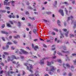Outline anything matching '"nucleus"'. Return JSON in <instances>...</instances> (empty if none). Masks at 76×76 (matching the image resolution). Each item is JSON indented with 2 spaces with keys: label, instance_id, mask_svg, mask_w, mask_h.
Listing matches in <instances>:
<instances>
[{
  "label": "nucleus",
  "instance_id": "nucleus-1",
  "mask_svg": "<svg viewBox=\"0 0 76 76\" xmlns=\"http://www.w3.org/2000/svg\"><path fill=\"white\" fill-rule=\"evenodd\" d=\"M47 63L48 65V66H50V69H49V71L48 72V74L51 75H52L53 74L54 71L56 70V68L53 66H51V62H47Z\"/></svg>",
  "mask_w": 76,
  "mask_h": 76
},
{
  "label": "nucleus",
  "instance_id": "nucleus-2",
  "mask_svg": "<svg viewBox=\"0 0 76 76\" xmlns=\"http://www.w3.org/2000/svg\"><path fill=\"white\" fill-rule=\"evenodd\" d=\"M49 58L47 57V58H43L42 59V60H40V64L41 65H42V64H44V62L43 60H47V59H48Z\"/></svg>",
  "mask_w": 76,
  "mask_h": 76
},
{
  "label": "nucleus",
  "instance_id": "nucleus-3",
  "mask_svg": "<svg viewBox=\"0 0 76 76\" xmlns=\"http://www.w3.org/2000/svg\"><path fill=\"white\" fill-rule=\"evenodd\" d=\"M5 1H4V5H6V6H9L10 4V2L7 3V2L9 1V0H5Z\"/></svg>",
  "mask_w": 76,
  "mask_h": 76
},
{
  "label": "nucleus",
  "instance_id": "nucleus-4",
  "mask_svg": "<svg viewBox=\"0 0 76 76\" xmlns=\"http://www.w3.org/2000/svg\"><path fill=\"white\" fill-rule=\"evenodd\" d=\"M11 58V59H12V60H13V59H15L16 60H18V59H19L20 58L19 57H16L15 56L13 55H12Z\"/></svg>",
  "mask_w": 76,
  "mask_h": 76
},
{
  "label": "nucleus",
  "instance_id": "nucleus-5",
  "mask_svg": "<svg viewBox=\"0 0 76 76\" xmlns=\"http://www.w3.org/2000/svg\"><path fill=\"white\" fill-rule=\"evenodd\" d=\"M63 66H64V67L65 69H66V67H68L69 69L70 67V65L69 64H63Z\"/></svg>",
  "mask_w": 76,
  "mask_h": 76
},
{
  "label": "nucleus",
  "instance_id": "nucleus-6",
  "mask_svg": "<svg viewBox=\"0 0 76 76\" xmlns=\"http://www.w3.org/2000/svg\"><path fill=\"white\" fill-rule=\"evenodd\" d=\"M9 45L7 44L6 45L5 47H4V46H3L2 48L3 50H8L9 49Z\"/></svg>",
  "mask_w": 76,
  "mask_h": 76
},
{
  "label": "nucleus",
  "instance_id": "nucleus-7",
  "mask_svg": "<svg viewBox=\"0 0 76 76\" xmlns=\"http://www.w3.org/2000/svg\"><path fill=\"white\" fill-rule=\"evenodd\" d=\"M60 13L61 14V15H62L63 16H64V13H63V10H60L59 11Z\"/></svg>",
  "mask_w": 76,
  "mask_h": 76
},
{
  "label": "nucleus",
  "instance_id": "nucleus-8",
  "mask_svg": "<svg viewBox=\"0 0 76 76\" xmlns=\"http://www.w3.org/2000/svg\"><path fill=\"white\" fill-rule=\"evenodd\" d=\"M37 49H39V47L37 45L35 46L34 47V50H37Z\"/></svg>",
  "mask_w": 76,
  "mask_h": 76
},
{
  "label": "nucleus",
  "instance_id": "nucleus-9",
  "mask_svg": "<svg viewBox=\"0 0 76 76\" xmlns=\"http://www.w3.org/2000/svg\"><path fill=\"white\" fill-rule=\"evenodd\" d=\"M7 26H8L9 28H11L12 27V26L8 23H7Z\"/></svg>",
  "mask_w": 76,
  "mask_h": 76
},
{
  "label": "nucleus",
  "instance_id": "nucleus-10",
  "mask_svg": "<svg viewBox=\"0 0 76 76\" xmlns=\"http://www.w3.org/2000/svg\"><path fill=\"white\" fill-rule=\"evenodd\" d=\"M57 1H55L54 2V3L53 4V6H54V7H56V6L57 5Z\"/></svg>",
  "mask_w": 76,
  "mask_h": 76
},
{
  "label": "nucleus",
  "instance_id": "nucleus-11",
  "mask_svg": "<svg viewBox=\"0 0 76 76\" xmlns=\"http://www.w3.org/2000/svg\"><path fill=\"white\" fill-rule=\"evenodd\" d=\"M18 26L20 28V26H21V23L20 22H18Z\"/></svg>",
  "mask_w": 76,
  "mask_h": 76
},
{
  "label": "nucleus",
  "instance_id": "nucleus-12",
  "mask_svg": "<svg viewBox=\"0 0 76 76\" xmlns=\"http://www.w3.org/2000/svg\"><path fill=\"white\" fill-rule=\"evenodd\" d=\"M14 38H20V36L19 35H17L16 36H14Z\"/></svg>",
  "mask_w": 76,
  "mask_h": 76
},
{
  "label": "nucleus",
  "instance_id": "nucleus-13",
  "mask_svg": "<svg viewBox=\"0 0 76 76\" xmlns=\"http://www.w3.org/2000/svg\"><path fill=\"white\" fill-rule=\"evenodd\" d=\"M60 38H64V36H63V34H62V33L61 32H60Z\"/></svg>",
  "mask_w": 76,
  "mask_h": 76
},
{
  "label": "nucleus",
  "instance_id": "nucleus-14",
  "mask_svg": "<svg viewBox=\"0 0 76 76\" xmlns=\"http://www.w3.org/2000/svg\"><path fill=\"white\" fill-rule=\"evenodd\" d=\"M7 44L8 45H12V42H11L10 41V42H8L7 43Z\"/></svg>",
  "mask_w": 76,
  "mask_h": 76
},
{
  "label": "nucleus",
  "instance_id": "nucleus-15",
  "mask_svg": "<svg viewBox=\"0 0 76 76\" xmlns=\"http://www.w3.org/2000/svg\"><path fill=\"white\" fill-rule=\"evenodd\" d=\"M28 9H30V10H32V9H33V8L31 6H28Z\"/></svg>",
  "mask_w": 76,
  "mask_h": 76
},
{
  "label": "nucleus",
  "instance_id": "nucleus-16",
  "mask_svg": "<svg viewBox=\"0 0 76 76\" xmlns=\"http://www.w3.org/2000/svg\"><path fill=\"white\" fill-rule=\"evenodd\" d=\"M6 76H10V72H9L8 71L7 72L6 74Z\"/></svg>",
  "mask_w": 76,
  "mask_h": 76
},
{
  "label": "nucleus",
  "instance_id": "nucleus-17",
  "mask_svg": "<svg viewBox=\"0 0 76 76\" xmlns=\"http://www.w3.org/2000/svg\"><path fill=\"white\" fill-rule=\"evenodd\" d=\"M57 23L58 26H61V25H60V20H58Z\"/></svg>",
  "mask_w": 76,
  "mask_h": 76
},
{
  "label": "nucleus",
  "instance_id": "nucleus-18",
  "mask_svg": "<svg viewBox=\"0 0 76 76\" xmlns=\"http://www.w3.org/2000/svg\"><path fill=\"white\" fill-rule=\"evenodd\" d=\"M62 53H67V54H69V53H70V52H69V51H66V52H65L64 51L62 50Z\"/></svg>",
  "mask_w": 76,
  "mask_h": 76
},
{
  "label": "nucleus",
  "instance_id": "nucleus-19",
  "mask_svg": "<svg viewBox=\"0 0 76 76\" xmlns=\"http://www.w3.org/2000/svg\"><path fill=\"white\" fill-rule=\"evenodd\" d=\"M23 54H28L29 53L27 52H26V51H24L23 52Z\"/></svg>",
  "mask_w": 76,
  "mask_h": 76
},
{
  "label": "nucleus",
  "instance_id": "nucleus-20",
  "mask_svg": "<svg viewBox=\"0 0 76 76\" xmlns=\"http://www.w3.org/2000/svg\"><path fill=\"white\" fill-rule=\"evenodd\" d=\"M63 48L64 50H67V48L66 46H63Z\"/></svg>",
  "mask_w": 76,
  "mask_h": 76
},
{
  "label": "nucleus",
  "instance_id": "nucleus-21",
  "mask_svg": "<svg viewBox=\"0 0 76 76\" xmlns=\"http://www.w3.org/2000/svg\"><path fill=\"white\" fill-rule=\"evenodd\" d=\"M76 27V21L74 22V26L73 27V28H75Z\"/></svg>",
  "mask_w": 76,
  "mask_h": 76
},
{
  "label": "nucleus",
  "instance_id": "nucleus-22",
  "mask_svg": "<svg viewBox=\"0 0 76 76\" xmlns=\"http://www.w3.org/2000/svg\"><path fill=\"white\" fill-rule=\"evenodd\" d=\"M37 30L36 29H33V32L34 33V34H36L37 33Z\"/></svg>",
  "mask_w": 76,
  "mask_h": 76
},
{
  "label": "nucleus",
  "instance_id": "nucleus-23",
  "mask_svg": "<svg viewBox=\"0 0 76 76\" xmlns=\"http://www.w3.org/2000/svg\"><path fill=\"white\" fill-rule=\"evenodd\" d=\"M4 54L5 55H9L8 53L6 52H4Z\"/></svg>",
  "mask_w": 76,
  "mask_h": 76
},
{
  "label": "nucleus",
  "instance_id": "nucleus-24",
  "mask_svg": "<svg viewBox=\"0 0 76 76\" xmlns=\"http://www.w3.org/2000/svg\"><path fill=\"white\" fill-rule=\"evenodd\" d=\"M35 75V76H39V75L38 74V72H36Z\"/></svg>",
  "mask_w": 76,
  "mask_h": 76
},
{
  "label": "nucleus",
  "instance_id": "nucleus-25",
  "mask_svg": "<svg viewBox=\"0 0 76 76\" xmlns=\"http://www.w3.org/2000/svg\"><path fill=\"white\" fill-rule=\"evenodd\" d=\"M0 12H2L3 13H5L6 11V10H1Z\"/></svg>",
  "mask_w": 76,
  "mask_h": 76
},
{
  "label": "nucleus",
  "instance_id": "nucleus-26",
  "mask_svg": "<svg viewBox=\"0 0 76 76\" xmlns=\"http://www.w3.org/2000/svg\"><path fill=\"white\" fill-rule=\"evenodd\" d=\"M2 39L4 41H6V40H5V39L3 37H2Z\"/></svg>",
  "mask_w": 76,
  "mask_h": 76
},
{
  "label": "nucleus",
  "instance_id": "nucleus-27",
  "mask_svg": "<svg viewBox=\"0 0 76 76\" xmlns=\"http://www.w3.org/2000/svg\"><path fill=\"white\" fill-rule=\"evenodd\" d=\"M70 38H72V37H74V35L73 34H70Z\"/></svg>",
  "mask_w": 76,
  "mask_h": 76
},
{
  "label": "nucleus",
  "instance_id": "nucleus-28",
  "mask_svg": "<svg viewBox=\"0 0 76 76\" xmlns=\"http://www.w3.org/2000/svg\"><path fill=\"white\" fill-rule=\"evenodd\" d=\"M67 55H66V56L67 57V59H66V61H67V60H70V59H69V57H67Z\"/></svg>",
  "mask_w": 76,
  "mask_h": 76
},
{
  "label": "nucleus",
  "instance_id": "nucleus-29",
  "mask_svg": "<svg viewBox=\"0 0 76 76\" xmlns=\"http://www.w3.org/2000/svg\"><path fill=\"white\" fill-rule=\"evenodd\" d=\"M57 61L58 62H59V63H61V61L60 59H58L57 60Z\"/></svg>",
  "mask_w": 76,
  "mask_h": 76
},
{
  "label": "nucleus",
  "instance_id": "nucleus-30",
  "mask_svg": "<svg viewBox=\"0 0 76 76\" xmlns=\"http://www.w3.org/2000/svg\"><path fill=\"white\" fill-rule=\"evenodd\" d=\"M0 65H1V66H4V63L3 62H1L0 63Z\"/></svg>",
  "mask_w": 76,
  "mask_h": 76
},
{
  "label": "nucleus",
  "instance_id": "nucleus-31",
  "mask_svg": "<svg viewBox=\"0 0 76 76\" xmlns=\"http://www.w3.org/2000/svg\"><path fill=\"white\" fill-rule=\"evenodd\" d=\"M51 12H46V14H47L48 15H50V14H51Z\"/></svg>",
  "mask_w": 76,
  "mask_h": 76
},
{
  "label": "nucleus",
  "instance_id": "nucleus-32",
  "mask_svg": "<svg viewBox=\"0 0 76 76\" xmlns=\"http://www.w3.org/2000/svg\"><path fill=\"white\" fill-rule=\"evenodd\" d=\"M5 8L7 9V10H10V8L9 7H6Z\"/></svg>",
  "mask_w": 76,
  "mask_h": 76
},
{
  "label": "nucleus",
  "instance_id": "nucleus-33",
  "mask_svg": "<svg viewBox=\"0 0 76 76\" xmlns=\"http://www.w3.org/2000/svg\"><path fill=\"white\" fill-rule=\"evenodd\" d=\"M26 48L28 50H31V48L28 47H26Z\"/></svg>",
  "mask_w": 76,
  "mask_h": 76
},
{
  "label": "nucleus",
  "instance_id": "nucleus-34",
  "mask_svg": "<svg viewBox=\"0 0 76 76\" xmlns=\"http://www.w3.org/2000/svg\"><path fill=\"white\" fill-rule=\"evenodd\" d=\"M57 54H58L59 55V56H63V55H62V54H61L60 53H59V52H58Z\"/></svg>",
  "mask_w": 76,
  "mask_h": 76
},
{
  "label": "nucleus",
  "instance_id": "nucleus-35",
  "mask_svg": "<svg viewBox=\"0 0 76 76\" xmlns=\"http://www.w3.org/2000/svg\"><path fill=\"white\" fill-rule=\"evenodd\" d=\"M28 65L29 66H30V69H32L33 67H32V65H31L30 64H29Z\"/></svg>",
  "mask_w": 76,
  "mask_h": 76
},
{
  "label": "nucleus",
  "instance_id": "nucleus-36",
  "mask_svg": "<svg viewBox=\"0 0 76 76\" xmlns=\"http://www.w3.org/2000/svg\"><path fill=\"white\" fill-rule=\"evenodd\" d=\"M68 33H69V31H67V33H65V36H66V37H67L68 36L67 34H68Z\"/></svg>",
  "mask_w": 76,
  "mask_h": 76
},
{
  "label": "nucleus",
  "instance_id": "nucleus-37",
  "mask_svg": "<svg viewBox=\"0 0 76 76\" xmlns=\"http://www.w3.org/2000/svg\"><path fill=\"white\" fill-rule=\"evenodd\" d=\"M24 65L26 66H28V63H24Z\"/></svg>",
  "mask_w": 76,
  "mask_h": 76
},
{
  "label": "nucleus",
  "instance_id": "nucleus-38",
  "mask_svg": "<svg viewBox=\"0 0 76 76\" xmlns=\"http://www.w3.org/2000/svg\"><path fill=\"white\" fill-rule=\"evenodd\" d=\"M23 75H25V74H26V72H25L23 71Z\"/></svg>",
  "mask_w": 76,
  "mask_h": 76
},
{
  "label": "nucleus",
  "instance_id": "nucleus-39",
  "mask_svg": "<svg viewBox=\"0 0 76 76\" xmlns=\"http://www.w3.org/2000/svg\"><path fill=\"white\" fill-rule=\"evenodd\" d=\"M63 30L65 32H66V31H67V30L66 29H65V28H64L63 29Z\"/></svg>",
  "mask_w": 76,
  "mask_h": 76
},
{
  "label": "nucleus",
  "instance_id": "nucleus-40",
  "mask_svg": "<svg viewBox=\"0 0 76 76\" xmlns=\"http://www.w3.org/2000/svg\"><path fill=\"white\" fill-rule=\"evenodd\" d=\"M10 60V57L9 56H8V61H9Z\"/></svg>",
  "mask_w": 76,
  "mask_h": 76
},
{
  "label": "nucleus",
  "instance_id": "nucleus-41",
  "mask_svg": "<svg viewBox=\"0 0 76 76\" xmlns=\"http://www.w3.org/2000/svg\"><path fill=\"white\" fill-rule=\"evenodd\" d=\"M72 73L71 72H69L68 74V76H71Z\"/></svg>",
  "mask_w": 76,
  "mask_h": 76
},
{
  "label": "nucleus",
  "instance_id": "nucleus-42",
  "mask_svg": "<svg viewBox=\"0 0 76 76\" xmlns=\"http://www.w3.org/2000/svg\"><path fill=\"white\" fill-rule=\"evenodd\" d=\"M15 49V48L13 47L12 46L11 47V50H14Z\"/></svg>",
  "mask_w": 76,
  "mask_h": 76
},
{
  "label": "nucleus",
  "instance_id": "nucleus-43",
  "mask_svg": "<svg viewBox=\"0 0 76 76\" xmlns=\"http://www.w3.org/2000/svg\"><path fill=\"white\" fill-rule=\"evenodd\" d=\"M13 42L14 43V44H17L18 43V42H16L15 40L13 41Z\"/></svg>",
  "mask_w": 76,
  "mask_h": 76
},
{
  "label": "nucleus",
  "instance_id": "nucleus-44",
  "mask_svg": "<svg viewBox=\"0 0 76 76\" xmlns=\"http://www.w3.org/2000/svg\"><path fill=\"white\" fill-rule=\"evenodd\" d=\"M20 50V51L21 52H22L23 53V51H25L23 50L22 49H21Z\"/></svg>",
  "mask_w": 76,
  "mask_h": 76
},
{
  "label": "nucleus",
  "instance_id": "nucleus-45",
  "mask_svg": "<svg viewBox=\"0 0 76 76\" xmlns=\"http://www.w3.org/2000/svg\"><path fill=\"white\" fill-rule=\"evenodd\" d=\"M38 39H34V40H33L35 42L36 41H38Z\"/></svg>",
  "mask_w": 76,
  "mask_h": 76
},
{
  "label": "nucleus",
  "instance_id": "nucleus-46",
  "mask_svg": "<svg viewBox=\"0 0 76 76\" xmlns=\"http://www.w3.org/2000/svg\"><path fill=\"white\" fill-rule=\"evenodd\" d=\"M50 40H53L54 39V38L50 37Z\"/></svg>",
  "mask_w": 76,
  "mask_h": 76
},
{
  "label": "nucleus",
  "instance_id": "nucleus-47",
  "mask_svg": "<svg viewBox=\"0 0 76 76\" xmlns=\"http://www.w3.org/2000/svg\"><path fill=\"white\" fill-rule=\"evenodd\" d=\"M9 38L10 39H11L12 38V36H10L9 37Z\"/></svg>",
  "mask_w": 76,
  "mask_h": 76
},
{
  "label": "nucleus",
  "instance_id": "nucleus-48",
  "mask_svg": "<svg viewBox=\"0 0 76 76\" xmlns=\"http://www.w3.org/2000/svg\"><path fill=\"white\" fill-rule=\"evenodd\" d=\"M12 68H13V67H12V66H10V70H13V69H12Z\"/></svg>",
  "mask_w": 76,
  "mask_h": 76
},
{
  "label": "nucleus",
  "instance_id": "nucleus-49",
  "mask_svg": "<svg viewBox=\"0 0 76 76\" xmlns=\"http://www.w3.org/2000/svg\"><path fill=\"white\" fill-rule=\"evenodd\" d=\"M72 56H76V54L75 53L72 54Z\"/></svg>",
  "mask_w": 76,
  "mask_h": 76
},
{
  "label": "nucleus",
  "instance_id": "nucleus-50",
  "mask_svg": "<svg viewBox=\"0 0 76 76\" xmlns=\"http://www.w3.org/2000/svg\"><path fill=\"white\" fill-rule=\"evenodd\" d=\"M3 70H2L0 72V74H3Z\"/></svg>",
  "mask_w": 76,
  "mask_h": 76
},
{
  "label": "nucleus",
  "instance_id": "nucleus-51",
  "mask_svg": "<svg viewBox=\"0 0 76 76\" xmlns=\"http://www.w3.org/2000/svg\"><path fill=\"white\" fill-rule=\"evenodd\" d=\"M56 58V56H54L52 57V58L53 59H54Z\"/></svg>",
  "mask_w": 76,
  "mask_h": 76
},
{
  "label": "nucleus",
  "instance_id": "nucleus-52",
  "mask_svg": "<svg viewBox=\"0 0 76 76\" xmlns=\"http://www.w3.org/2000/svg\"><path fill=\"white\" fill-rule=\"evenodd\" d=\"M5 26V25L3 24L2 25V28H4Z\"/></svg>",
  "mask_w": 76,
  "mask_h": 76
},
{
  "label": "nucleus",
  "instance_id": "nucleus-53",
  "mask_svg": "<svg viewBox=\"0 0 76 76\" xmlns=\"http://www.w3.org/2000/svg\"><path fill=\"white\" fill-rule=\"evenodd\" d=\"M28 26H31V24L28 23Z\"/></svg>",
  "mask_w": 76,
  "mask_h": 76
},
{
  "label": "nucleus",
  "instance_id": "nucleus-54",
  "mask_svg": "<svg viewBox=\"0 0 76 76\" xmlns=\"http://www.w3.org/2000/svg\"><path fill=\"white\" fill-rule=\"evenodd\" d=\"M4 68L5 70H7V66H5Z\"/></svg>",
  "mask_w": 76,
  "mask_h": 76
},
{
  "label": "nucleus",
  "instance_id": "nucleus-55",
  "mask_svg": "<svg viewBox=\"0 0 76 76\" xmlns=\"http://www.w3.org/2000/svg\"><path fill=\"white\" fill-rule=\"evenodd\" d=\"M27 5H29V2L27 1L26 2Z\"/></svg>",
  "mask_w": 76,
  "mask_h": 76
},
{
  "label": "nucleus",
  "instance_id": "nucleus-56",
  "mask_svg": "<svg viewBox=\"0 0 76 76\" xmlns=\"http://www.w3.org/2000/svg\"><path fill=\"white\" fill-rule=\"evenodd\" d=\"M43 20L44 22H46V23L48 22V21L46 20Z\"/></svg>",
  "mask_w": 76,
  "mask_h": 76
},
{
  "label": "nucleus",
  "instance_id": "nucleus-57",
  "mask_svg": "<svg viewBox=\"0 0 76 76\" xmlns=\"http://www.w3.org/2000/svg\"><path fill=\"white\" fill-rule=\"evenodd\" d=\"M26 15H28V14H29V12L28 11H26Z\"/></svg>",
  "mask_w": 76,
  "mask_h": 76
},
{
  "label": "nucleus",
  "instance_id": "nucleus-58",
  "mask_svg": "<svg viewBox=\"0 0 76 76\" xmlns=\"http://www.w3.org/2000/svg\"><path fill=\"white\" fill-rule=\"evenodd\" d=\"M18 52H19V50H17L15 52V53H18Z\"/></svg>",
  "mask_w": 76,
  "mask_h": 76
},
{
  "label": "nucleus",
  "instance_id": "nucleus-59",
  "mask_svg": "<svg viewBox=\"0 0 76 76\" xmlns=\"http://www.w3.org/2000/svg\"><path fill=\"white\" fill-rule=\"evenodd\" d=\"M1 33H2V34H4L5 33V31H1Z\"/></svg>",
  "mask_w": 76,
  "mask_h": 76
},
{
  "label": "nucleus",
  "instance_id": "nucleus-60",
  "mask_svg": "<svg viewBox=\"0 0 76 76\" xmlns=\"http://www.w3.org/2000/svg\"><path fill=\"white\" fill-rule=\"evenodd\" d=\"M70 19H73V16H71L70 17Z\"/></svg>",
  "mask_w": 76,
  "mask_h": 76
},
{
  "label": "nucleus",
  "instance_id": "nucleus-61",
  "mask_svg": "<svg viewBox=\"0 0 76 76\" xmlns=\"http://www.w3.org/2000/svg\"><path fill=\"white\" fill-rule=\"evenodd\" d=\"M15 17L16 16L14 15L12 16V18H15Z\"/></svg>",
  "mask_w": 76,
  "mask_h": 76
},
{
  "label": "nucleus",
  "instance_id": "nucleus-62",
  "mask_svg": "<svg viewBox=\"0 0 76 76\" xmlns=\"http://www.w3.org/2000/svg\"><path fill=\"white\" fill-rule=\"evenodd\" d=\"M54 31H56V32H58V30L57 29H54Z\"/></svg>",
  "mask_w": 76,
  "mask_h": 76
},
{
  "label": "nucleus",
  "instance_id": "nucleus-63",
  "mask_svg": "<svg viewBox=\"0 0 76 76\" xmlns=\"http://www.w3.org/2000/svg\"><path fill=\"white\" fill-rule=\"evenodd\" d=\"M47 42H50V40H47Z\"/></svg>",
  "mask_w": 76,
  "mask_h": 76
},
{
  "label": "nucleus",
  "instance_id": "nucleus-64",
  "mask_svg": "<svg viewBox=\"0 0 76 76\" xmlns=\"http://www.w3.org/2000/svg\"><path fill=\"white\" fill-rule=\"evenodd\" d=\"M34 75L33 74H31L28 75V76H34Z\"/></svg>",
  "mask_w": 76,
  "mask_h": 76
}]
</instances>
